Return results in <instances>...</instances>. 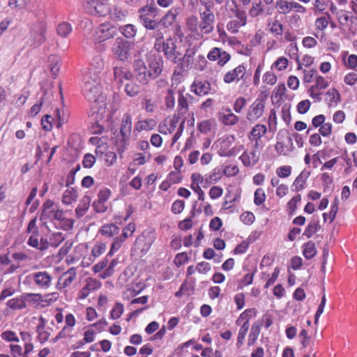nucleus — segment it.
I'll list each match as a JSON object with an SVG mask.
<instances>
[{
    "label": "nucleus",
    "mask_w": 357,
    "mask_h": 357,
    "mask_svg": "<svg viewBox=\"0 0 357 357\" xmlns=\"http://www.w3.org/2000/svg\"><path fill=\"white\" fill-rule=\"evenodd\" d=\"M162 63L161 56L151 52L146 55V62L140 59H135L133 67L137 79L145 84L149 78L157 77L162 71Z\"/></svg>",
    "instance_id": "f257e3e1"
},
{
    "label": "nucleus",
    "mask_w": 357,
    "mask_h": 357,
    "mask_svg": "<svg viewBox=\"0 0 357 357\" xmlns=\"http://www.w3.org/2000/svg\"><path fill=\"white\" fill-rule=\"evenodd\" d=\"M83 96L93 103L91 110V116L96 121L103 120L106 117L107 107L105 98L101 91H84Z\"/></svg>",
    "instance_id": "f03ea898"
},
{
    "label": "nucleus",
    "mask_w": 357,
    "mask_h": 357,
    "mask_svg": "<svg viewBox=\"0 0 357 357\" xmlns=\"http://www.w3.org/2000/svg\"><path fill=\"white\" fill-rule=\"evenodd\" d=\"M96 64V66H92L89 71L83 75L82 86L86 89H97L103 87L100 77V74L104 66L103 61L100 58H97Z\"/></svg>",
    "instance_id": "7ed1b4c3"
},
{
    "label": "nucleus",
    "mask_w": 357,
    "mask_h": 357,
    "mask_svg": "<svg viewBox=\"0 0 357 357\" xmlns=\"http://www.w3.org/2000/svg\"><path fill=\"white\" fill-rule=\"evenodd\" d=\"M46 31L47 26L43 21L38 20L33 23L30 29V45L33 47L40 46L46 40Z\"/></svg>",
    "instance_id": "20e7f679"
},
{
    "label": "nucleus",
    "mask_w": 357,
    "mask_h": 357,
    "mask_svg": "<svg viewBox=\"0 0 357 357\" xmlns=\"http://www.w3.org/2000/svg\"><path fill=\"white\" fill-rule=\"evenodd\" d=\"M119 33L118 27L111 22H105L100 24L95 31L93 41L102 43L110 38H113Z\"/></svg>",
    "instance_id": "39448f33"
},
{
    "label": "nucleus",
    "mask_w": 357,
    "mask_h": 357,
    "mask_svg": "<svg viewBox=\"0 0 357 357\" xmlns=\"http://www.w3.org/2000/svg\"><path fill=\"white\" fill-rule=\"evenodd\" d=\"M43 219L49 220L50 221L64 220V212L60 209L59 206L52 200H47L43 205V211L41 213Z\"/></svg>",
    "instance_id": "423d86ee"
},
{
    "label": "nucleus",
    "mask_w": 357,
    "mask_h": 357,
    "mask_svg": "<svg viewBox=\"0 0 357 357\" xmlns=\"http://www.w3.org/2000/svg\"><path fill=\"white\" fill-rule=\"evenodd\" d=\"M133 44L121 37L117 38L112 47L113 54L121 61H126L130 57V50Z\"/></svg>",
    "instance_id": "0eeeda50"
},
{
    "label": "nucleus",
    "mask_w": 357,
    "mask_h": 357,
    "mask_svg": "<svg viewBox=\"0 0 357 357\" xmlns=\"http://www.w3.org/2000/svg\"><path fill=\"white\" fill-rule=\"evenodd\" d=\"M156 239V234L152 231H144L139 236L135 243V249L142 255L146 254Z\"/></svg>",
    "instance_id": "6e6552de"
},
{
    "label": "nucleus",
    "mask_w": 357,
    "mask_h": 357,
    "mask_svg": "<svg viewBox=\"0 0 357 357\" xmlns=\"http://www.w3.org/2000/svg\"><path fill=\"white\" fill-rule=\"evenodd\" d=\"M293 148V142L291 137L284 130H280L277 135V142L275 149L280 155L289 154Z\"/></svg>",
    "instance_id": "1a4fd4ad"
},
{
    "label": "nucleus",
    "mask_w": 357,
    "mask_h": 357,
    "mask_svg": "<svg viewBox=\"0 0 357 357\" xmlns=\"http://www.w3.org/2000/svg\"><path fill=\"white\" fill-rule=\"evenodd\" d=\"M84 8L88 13L98 16H104L109 11L106 0H84Z\"/></svg>",
    "instance_id": "9d476101"
},
{
    "label": "nucleus",
    "mask_w": 357,
    "mask_h": 357,
    "mask_svg": "<svg viewBox=\"0 0 357 357\" xmlns=\"http://www.w3.org/2000/svg\"><path fill=\"white\" fill-rule=\"evenodd\" d=\"M200 18L199 27L203 37L204 34H209L213 31L215 15L208 8H206L204 12L200 13Z\"/></svg>",
    "instance_id": "9b49d317"
},
{
    "label": "nucleus",
    "mask_w": 357,
    "mask_h": 357,
    "mask_svg": "<svg viewBox=\"0 0 357 357\" xmlns=\"http://www.w3.org/2000/svg\"><path fill=\"white\" fill-rule=\"evenodd\" d=\"M28 278L32 280L41 289H47L52 285V276L46 271L33 273L26 277V279Z\"/></svg>",
    "instance_id": "f8f14e48"
},
{
    "label": "nucleus",
    "mask_w": 357,
    "mask_h": 357,
    "mask_svg": "<svg viewBox=\"0 0 357 357\" xmlns=\"http://www.w3.org/2000/svg\"><path fill=\"white\" fill-rule=\"evenodd\" d=\"M114 82L116 84V87L119 89L123 88L128 89L132 84L131 77L132 75L128 70L119 67L114 68Z\"/></svg>",
    "instance_id": "ddd939ff"
},
{
    "label": "nucleus",
    "mask_w": 357,
    "mask_h": 357,
    "mask_svg": "<svg viewBox=\"0 0 357 357\" xmlns=\"http://www.w3.org/2000/svg\"><path fill=\"white\" fill-rule=\"evenodd\" d=\"M111 196V190L107 188H101L98 193V199L93 203L94 210L103 213L107 209V202Z\"/></svg>",
    "instance_id": "4468645a"
},
{
    "label": "nucleus",
    "mask_w": 357,
    "mask_h": 357,
    "mask_svg": "<svg viewBox=\"0 0 357 357\" xmlns=\"http://www.w3.org/2000/svg\"><path fill=\"white\" fill-rule=\"evenodd\" d=\"M77 276V270L73 267L64 272L59 278L56 284V289L61 291L71 285Z\"/></svg>",
    "instance_id": "2eb2a0df"
},
{
    "label": "nucleus",
    "mask_w": 357,
    "mask_h": 357,
    "mask_svg": "<svg viewBox=\"0 0 357 357\" xmlns=\"http://www.w3.org/2000/svg\"><path fill=\"white\" fill-rule=\"evenodd\" d=\"M100 287L101 282L99 280L93 278H87L84 287L78 292V299H85L92 291L98 290Z\"/></svg>",
    "instance_id": "dca6fc26"
},
{
    "label": "nucleus",
    "mask_w": 357,
    "mask_h": 357,
    "mask_svg": "<svg viewBox=\"0 0 357 357\" xmlns=\"http://www.w3.org/2000/svg\"><path fill=\"white\" fill-rule=\"evenodd\" d=\"M167 59L174 63H177L181 59V54L176 51V45L172 38H168L165 40V45L162 50Z\"/></svg>",
    "instance_id": "f3484780"
},
{
    "label": "nucleus",
    "mask_w": 357,
    "mask_h": 357,
    "mask_svg": "<svg viewBox=\"0 0 357 357\" xmlns=\"http://www.w3.org/2000/svg\"><path fill=\"white\" fill-rule=\"evenodd\" d=\"M267 128L263 124H257L255 126L248 135V139L253 142V148L258 149L259 147V139L266 133Z\"/></svg>",
    "instance_id": "a211bd4d"
},
{
    "label": "nucleus",
    "mask_w": 357,
    "mask_h": 357,
    "mask_svg": "<svg viewBox=\"0 0 357 357\" xmlns=\"http://www.w3.org/2000/svg\"><path fill=\"white\" fill-rule=\"evenodd\" d=\"M264 101L262 99H257L250 107L247 118L250 121L257 120L260 118L264 111Z\"/></svg>",
    "instance_id": "6ab92c4d"
},
{
    "label": "nucleus",
    "mask_w": 357,
    "mask_h": 357,
    "mask_svg": "<svg viewBox=\"0 0 357 357\" xmlns=\"http://www.w3.org/2000/svg\"><path fill=\"white\" fill-rule=\"evenodd\" d=\"M186 31L190 32L196 40L202 38V33L200 32L199 27L198 18L195 15H191L185 20Z\"/></svg>",
    "instance_id": "aec40b11"
},
{
    "label": "nucleus",
    "mask_w": 357,
    "mask_h": 357,
    "mask_svg": "<svg viewBox=\"0 0 357 357\" xmlns=\"http://www.w3.org/2000/svg\"><path fill=\"white\" fill-rule=\"evenodd\" d=\"M257 149L244 151L239 157L242 163L245 167H252L257 163L259 159L260 153L256 151Z\"/></svg>",
    "instance_id": "412c9836"
},
{
    "label": "nucleus",
    "mask_w": 357,
    "mask_h": 357,
    "mask_svg": "<svg viewBox=\"0 0 357 357\" xmlns=\"http://www.w3.org/2000/svg\"><path fill=\"white\" fill-rule=\"evenodd\" d=\"M246 73V68L243 64L238 66L234 69L228 71L224 76V81L231 83L243 79Z\"/></svg>",
    "instance_id": "4be33fe9"
},
{
    "label": "nucleus",
    "mask_w": 357,
    "mask_h": 357,
    "mask_svg": "<svg viewBox=\"0 0 357 357\" xmlns=\"http://www.w3.org/2000/svg\"><path fill=\"white\" fill-rule=\"evenodd\" d=\"M181 8L178 6L172 7L160 20L159 23L163 27L167 28L172 26L175 22L177 16L179 15Z\"/></svg>",
    "instance_id": "5701e85b"
},
{
    "label": "nucleus",
    "mask_w": 357,
    "mask_h": 357,
    "mask_svg": "<svg viewBox=\"0 0 357 357\" xmlns=\"http://www.w3.org/2000/svg\"><path fill=\"white\" fill-rule=\"evenodd\" d=\"M146 11V8H142L139 10V13H140L139 16V21L141 24L144 26V28L147 30H155L156 29L160 23L155 20L151 19L148 14L145 13Z\"/></svg>",
    "instance_id": "b1692460"
},
{
    "label": "nucleus",
    "mask_w": 357,
    "mask_h": 357,
    "mask_svg": "<svg viewBox=\"0 0 357 357\" xmlns=\"http://www.w3.org/2000/svg\"><path fill=\"white\" fill-rule=\"evenodd\" d=\"M235 137L234 135L225 136L218 139L217 142L218 146H220L218 153L221 157H227V155H222L223 153H229L230 146L234 143Z\"/></svg>",
    "instance_id": "393cba45"
},
{
    "label": "nucleus",
    "mask_w": 357,
    "mask_h": 357,
    "mask_svg": "<svg viewBox=\"0 0 357 357\" xmlns=\"http://www.w3.org/2000/svg\"><path fill=\"white\" fill-rule=\"evenodd\" d=\"M310 175V172L309 171L305 169L303 170L293 182L291 185L292 190L295 192L302 190L304 188L307 179Z\"/></svg>",
    "instance_id": "a878e982"
},
{
    "label": "nucleus",
    "mask_w": 357,
    "mask_h": 357,
    "mask_svg": "<svg viewBox=\"0 0 357 357\" xmlns=\"http://www.w3.org/2000/svg\"><path fill=\"white\" fill-rule=\"evenodd\" d=\"M220 120L227 126H234L238 121V117L230 109H223L220 112Z\"/></svg>",
    "instance_id": "bb28decb"
},
{
    "label": "nucleus",
    "mask_w": 357,
    "mask_h": 357,
    "mask_svg": "<svg viewBox=\"0 0 357 357\" xmlns=\"http://www.w3.org/2000/svg\"><path fill=\"white\" fill-rule=\"evenodd\" d=\"M61 59L59 56L52 54L48 57L47 68L53 77H55L60 70Z\"/></svg>",
    "instance_id": "cd10ccee"
},
{
    "label": "nucleus",
    "mask_w": 357,
    "mask_h": 357,
    "mask_svg": "<svg viewBox=\"0 0 357 357\" xmlns=\"http://www.w3.org/2000/svg\"><path fill=\"white\" fill-rule=\"evenodd\" d=\"M337 19L341 26L348 28L354 22V16L350 12L345 10H340L337 13Z\"/></svg>",
    "instance_id": "c85d7f7f"
},
{
    "label": "nucleus",
    "mask_w": 357,
    "mask_h": 357,
    "mask_svg": "<svg viewBox=\"0 0 357 357\" xmlns=\"http://www.w3.org/2000/svg\"><path fill=\"white\" fill-rule=\"evenodd\" d=\"M91 202V198L89 196H84L80 200V202L75 209V213L77 218H80L84 216L87 211L89 210Z\"/></svg>",
    "instance_id": "c756f323"
},
{
    "label": "nucleus",
    "mask_w": 357,
    "mask_h": 357,
    "mask_svg": "<svg viewBox=\"0 0 357 357\" xmlns=\"http://www.w3.org/2000/svg\"><path fill=\"white\" fill-rule=\"evenodd\" d=\"M256 314V310L254 308L247 309L242 312L236 321V324L238 326H248L249 327V321L252 315Z\"/></svg>",
    "instance_id": "7c9ffc66"
},
{
    "label": "nucleus",
    "mask_w": 357,
    "mask_h": 357,
    "mask_svg": "<svg viewBox=\"0 0 357 357\" xmlns=\"http://www.w3.org/2000/svg\"><path fill=\"white\" fill-rule=\"evenodd\" d=\"M324 100L329 107H335L340 100L338 91H327L324 93Z\"/></svg>",
    "instance_id": "2f4dec72"
},
{
    "label": "nucleus",
    "mask_w": 357,
    "mask_h": 357,
    "mask_svg": "<svg viewBox=\"0 0 357 357\" xmlns=\"http://www.w3.org/2000/svg\"><path fill=\"white\" fill-rule=\"evenodd\" d=\"M119 32L120 31L123 36L128 39L133 38L137 32V28L132 24H127L118 27Z\"/></svg>",
    "instance_id": "473e14b6"
},
{
    "label": "nucleus",
    "mask_w": 357,
    "mask_h": 357,
    "mask_svg": "<svg viewBox=\"0 0 357 357\" xmlns=\"http://www.w3.org/2000/svg\"><path fill=\"white\" fill-rule=\"evenodd\" d=\"M132 129V118L129 113H126L122 119L121 134L123 137L130 135Z\"/></svg>",
    "instance_id": "72a5a7b5"
},
{
    "label": "nucleus",
    "mask_w": 357,
    "mask_h": 357,
    "mask_svg": "<svg viewBox=\"0 0 357 357\" xmlns=\"http://www.w3.org/2000/svg\"><path fill=\"white\" fill-rule=\"evenodd\" d=\"M75 324L76 319L75 316L71 313L66 314L65 317V326L61 329L63 331L62 334L67 333L71 337V333L73 331V328L75 326Z\"/></svg>",
    "instance_id": "f704fd0d"
},
{
    "label": "nucleus",
    "mask_w": 357,
    "mask_h": 357,
    "mask_svg": "<svg viewBox=\"0 0 357 357\" xmlns=\"http://www.w3.org/2000/svg\"><path fill=\"white\" fill-rule=\"evenodd\" d=\"M77 191L73 188H68L63 192L62 202L66 205H70L77 200Z\"/></svg>",
    "instance_id": "c9c22d12"
},
{
    "label": "nucleus",
    "mask_w": 357,
    "mask_h": 357,
    "mask_svg": "<svg viewBox=\"0 0 357 357\" xmlns=\"http://www.w3.org/2000/svg\"><path fill=\"white\" fill-rule=\"evenodd\" d=\"M119 232V227L114 224H106L101 227L100 233L108 238L112 237L114 235Z\"/></svg>",
    "instance_id": "e433bc0d"
},
{
    "label": "nucleus",
    "mask_w": 357,
    "mask_h": 357,
    "mask_svg": "<svg viewBox=\"0 0 357 357\" xmlns=\"http://www.w3.org/2000/svg\"><path fill=\"white\" fill-rule=\"evenodd\" d=\"M72 25L66 22L59 23L56 26V33L62 38H66L72 32Z\"/></svg>",
    "instance_id": "4c0bfd02"
},
{
    "label": "nucleus",
    "mask_w": 357,
    "mask_h": 357,
    "mask_svg": "<svg viewBox=\"0 0 357 357\" xmlns=\"http://www.w3.org/2000/svg\"><path fill=\"white\" fill-rule=\"evenodd\" d=\"M197 48L195 47H188L183 56V67L188 68L192 63V59L196 53Z\"/></svg>",
    "instance_id": "58836bf2"
},
{
    "label": "nucleus",
    "mask_w": 357,
    "mask_h": 357,
    "mask_svg": "<svg viewBox=\"0 0 357 357\" xmlns=\"http://www.w3.org/2000/svg\"><path fill=\"white\" fill-rule=\"evenodd\" d=\"M338 205L339 202L337 199H335L334 202L331 206L330 212L328 213H323V218L325 222L328 220L330 222H332L334 220L336 214L338 211Z\"/></svg>",
    "instance_id": "ea45409f"
},
{
    "label": "nucleus",
    "mask_w": 357,
    "mask_h": 357,
    "mask_svg": "<svg viewBox=\"0 0 357 357\" xmlns=\"http://www.w3.org/2000/svg\"><path fill=\"white\" fill-rule=\"evenodd\" d=\"M118 263L119 261L117 259H113L109 263L108 262L107 268L103 272L100 273L99 277L102 279H106L111 277L114 274L115 267Z\"/></svg>",
    "instance_id": "a19ab883"
},
{
    "label": "nucleus",
    "mask_w": 357,
    "mask_h": 357,
    "mask_svg": "<svg viewBox=\"0 0 357 357\" xmlns=\"http://www.w3.org/2000/svg\"><path fill=\"white\" fill-rule=\"evenodd\" d=\"M317 250L313 242L310 241L304 244L303 254L307 259H310L315 256Z\"/></svg>",
    "instance_id": "79ce46f5"
},
{
    "label": "nucleus",
    "mask_w": 357,
    "mask_h": 357,
    "mask_svg": "<svg viewBox=\"0 0 357 357\" xmlns=\"http://www.w3.org/2000/svg\"><path fill=\"white\" fill-rule=\"evenodd\" d=\"M6 304L12 310H22L26 307V302L20 298L10 299Z\"/></svg>",
    "instance_id": "37998d69"
},
{
    "label": "nucleus",
    "mask_w": 357,
    "mask_h": 357,
    "mask_svg": "<svg viewBox=\"0 0 357 357\" xmlns=\"http://www.w3.org/2000/svg\"><path fill=\"white\" fill-rule=\"evenodd\" d=\"M260 325L255 324L252 326L248 340V346L253 345L255 343L260 333Z\"/></svg>",
    "instance_id": "c03bdc74"
},
{
    "label": "nucleus",
    "mask_w": 357,
    "mask_h": 357,
    "mask_svg": "<svg viewBox=\"0 0 357 357\" xmlns=\"http://www.w3.org/2000/svg\"><path fill=\"white\" fill-rule=\"evenodd\" d=\"M215 125V120L213 119H211L202 121L200 123H199L197 125V128L199 132H201L202 133H207L209 131H211V130Z\"/></svg>",
    "instance_id": "a18cd8bd"
},
{
    "label": "nucleus",
    "mask_w": 357,
    "mask_h": 357,
    "mask_svg": "<svg viewBox=\"0 0 357 357\" xmlns=\"http://www.w3.org/2000/svg\"><path fill=\"white\" fill-rule=\"evenodd\" d=\"M155 125L153 119L139 121L135 125V129L138 131L151 130Z\"/></svg>",
    "instance_id": "49530a36"
},
{
    "label": "nucleus",
    "mask_w": 357,
    "mask_h": 357,
    "mask_svg": "<svg viewBox=\"0 0 357 357\" xmlns=\"http://www.w3.org/2000/svg\"><path fill=\"white\" fill-rule=\"evenodd\" d=\"M252 6L249 10V15L252 17H258L264 13L261 0L253 1Z\"/></svg>",
    "instance_id": "de8ad7c7"
},
{
    "label": "nucleus",
    "mask_w": 357,
    "mask_h": 357,
    "mask_svg": "<svg viewBox=\"0 0 357 357\" xmlns=\"http://www.w3.org/2000/svg\"><path fill=\"white\" fill-rule=\"evenodd\" d=\"M126 241V238H123V236L121 235L119 236H116L112 245H111V248H110V250H109V252H108L107 254V256H112L116 252H117L120 248L121 247L122 245V243Z\"/></svg>",
    "instance_id": "09e8293b"
},
{
    "label": "nucleus",
    "mask_w": 357,
    "mask_h": 357,
    "mask_svg": "<svg viewBox=\"0 0 357 357\" xmlns=\"http://www.w3.org/2000/svg\"><path fill=\"white\" fill-rule=\"evenodd\" d=\"M276 8L282 14H287L291 11V1L279 0L276 2Z\"/></svg>",
    "instance_id": "8fccbe9b"
},
{
    "label": "nucleus",
    "mask_w": 357,
    "mask_h": 357,
    "mask_svg": "<svg viewBox=\"0 0 357 357\" xmlns=\"http://www.w3.org/2000/svg\"><path fill=\"white\" fill-rule=\"evenodd\" d=\"M319 227L318 221L314 220H311L305 228L303 235L307 238H310L317 231Z\"/></svg>",
    "instance_id": "3c124183"
},
{
    "label": "nucleus",
    "mask_w": 357,
    "mask_h": 357,
    "mask_svg": "<svg viewBox=\"0 0 357 357\" xmlns=\"http://www.w3.org/2000/svg\"><path fill=\"white\" fill-rule=\"evenodd\" d=\"M124 312V306L121 303H116L112 307L110 313L109 318L115 320L121 317Z\"/></svg>",
    "instance_id": "603ef678"
},
{
    "label": "nucleus",
    "mask_w": 357,
    "mask_h": 357,
    "mask_svg": "<svg viewBox=\"0 0 357 357\" xmlns=\"http://www.w3.org/2000/svg\"><path fill=\"white\" fill-rule=\"evenodd\" d=\"M2 340L8 342H18L20 339L17 333L13 331L7 330L1 333Z\"/></svg>",
    "instance_id": "864d4df0"
},
{
    "label": "nucleus",
    "mask_w": 357,
    "mask_h": 357,
    "mask_svg": "<svg viewBox=\"0 0 357 357\" xmlns=\"http://www.w3.org/2000/svg\"><path fill=\"white\" fill-rule=\"evenodd\" d=\"M331 18L329 13H326V16L318 17L315 20V27L319 31H324L328 25V20Z\"/></svg>",
    "instance_id": "5fc2aeb1"
},
{
    "label": "nucleus",
    "mask_w": 357,
    "mask_h": 357,
    "mask_svg": "<svg viewBox=\"0 0 357 357\" xmlns=\"http://www.w3.org/2000/svg\"><path fill=\"white\" fill-rule=\"evenodd\" d=\"M270 31L276 37L281 36L283 33V25L278 21L275 20L269 24Z\"/></svg>",
    "instance_id": "6e6d98bb"
},
{
    "label": "nucleus",
    "mask_w": 357,
    "mask_h": 357,
    "mask_svg": "<svg viewBox=\"0 0 357 357\" xmlns=\"http://www.w3.org/2000/svg\"><path fill=\"white\" fill-rule=\"evenodd\" d=\"M27 244L31 247L39 249L40 250L47 248V245H45L44 246H40V243H39V240H38V234H31L28 239Z\"/></svg>",
    "instance_id": "4d7b16f0"
},
{
    "label": "nucleus",
    "mask_w": 357,
    "mask_h": 357,
    "mask_svg": "<svg viewBox=\"0 0 357 357\" xmlns=\"http://www.w3.org/2000/svg\"><path fill=\"white\" fill-rule=\"evenodd\" d=\"M179 121V116H176V115L172 117L168 122V127L167 128V130H162V127L160 126V132H163L167 134V132L171 133L174 132L177 127L178 123Z\"/></svg>",
    "instance_id": "13d9d810"
},
{
    "label": "nucleus",
    "mask_w": 357,
    "mask_h": 357,
    "mask_svg": "<svg viewBox=\"0 0 357 357\" xmlns=\"http://www.w3.org/2000/svg\"><path fill=\"white\" fill-rule=\"evenodd\" d=\"M64 239L65 236L62 232H56L52 234L50 238V244L56 248L58 247Z\"/></svg>",
    "instance_id": "bf43d9fd"
},
{
    "label": "nucleus",
    "mask_w": 357,
    "mask_h": 357,
    "mask_svg": "<svg viewBox=\"0 0 357 357\" xmlns=\"http://www.w3.org/2000/svg\"><path fill=\"white\" fill-rule=\"evenodd\" d=\"M106 250V245L102 243H97L91 250V256L93 259L100 257Z\"/></svg>",
    "instance_id": "052dcab7"
},
{
    "label": "nucleus",
    "mask_w": 357,
    "mask_h": 357,
    "mask_svg": "<svg viewBox=\"0 0 357 357\" xmlns=\"http://www.w3.org/2000/svg\"><path fill=\"white\" fill-rule=\"evenodd\" d=\"M266 199V194L262 188H257L254 195V203L257 206L261 205Z\"/></svg>",
    "instance_id": "680f3d73"
},
{
    "label": "nucleus",
    "mask_w": 357,
    "mask_h": 357,
    "mask_svg": "<svg viewBox=\"0 0 357 357\" xmlns=\"http://www.w3.org/2000/svg\"><path fill=\"white\" fill-rule=\"evenodd\" d=\"M292 168L289 165L280 166L276 169L278 177L284 178L289 177L291 174Z\"/></svg>",
    "instance_id": "e2e57ef3"
},
{
    "label": "nucleus",
    "mask_w": 357,
    "mask_h": 357,
    "mask_svg": "<svg viewBox=\"0 0 357 357\" xmlns=\"http://www.w3.org/2000/svg\"><path fill=\"white\" fill-rule=\"evenodd\" d=\"M188 107L187 99L180 93H178V115H184Z\"/></svg>",
    "instance_id": "0e129e2a"
},
{
    "label": "nucleus",
    "mask_w": 357,
    "mask_h": 357,
    "mask_svg": "<svg viewBox=\"0 0 357 357\" xmlns=\"http://www.w3.org/2000/svg\"><path fill=\"white\" fill-rule=\"evenodd\" d=\"M245 24L236 20H231L227 24V29L231 33H236L239 29Z\"/></svg>",
    "instance_id": "69168bd1"
},
{
    "label": "nucleus",
    "mask_w": 357,
    "mask_h": 357,
    "mask_svg": "<svg viewBox=\"0 0 357 357\" xmlns=\"http://www.w3.org/2000/svg\"><path fill=\"white\" fill-rule=\"evenodd\" d=\"M301 200V195L293 197L287 203V208L289 214H293L297 208V204Z\"/></svg>",
    "instance_id": "338daca9"
},
{
    "label": "nucleus",
    "mask_w": 357,
    "mask_h": 357,
    "mask_svg": "<svg viewBox=\"0 0 357 357\" xmlns=\"http://www.w3.org/2000/svg\"><path fill=\"white\" fill-rule=\"evenodd\" d=\"M288 59L284 56L279 57L272 65L271 69L276 68L278 70H284L288 65Z\"/></svg>",
    "instance_id": "774afa93"
}]
</instances>
